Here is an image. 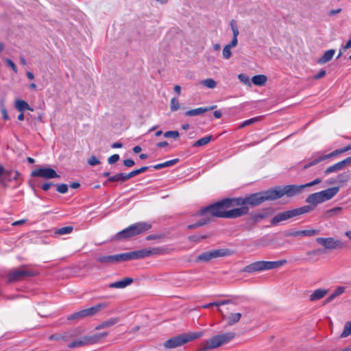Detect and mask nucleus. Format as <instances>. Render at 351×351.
I'll return each instance as SVG.
<instances>
[{"mask_svg": "<svg viewBox=\"0 0 351 351\" xmlns=\"http://www.w3.org/2000/svg\"><path fill=\"white\" fill-rule=\"evenodd\" d=\"M237 197H227L206 207L200 209L197 213L198 216L216 217L225 219H236L243 216L245 208H231L236 205Z\"/></svg>", "mask_w": 351, "mask_h": 351, "instance_id": "f257e3e1", "label": "nucleus"}, {"mask_svg": "<svg viewBox=\"0 0 351 351\" xmlns=\"http://www.w3.org/2000/svg\"><path fill=\"white\" fill-rule=\"evenodd\" d=\"M274 200L271 189L267 191L247 195L245 197H237L236 205L240 206L239 208H245L243 216L249 213L250 208L259 206L265 201Z\"/></svg>", "mask_w": 351, "mask_h": 351, "instance_id": "f03ea898", "label": "nucleus"}, {"mask_svg": "<svg viewBox=\"0 0 351 351\" xmlns=\"http://www.w3.org/2000/svg\"><path fill=\"white\" fill-rule=\"evenodd\" d=\"M236 336L235 332H228L215 335L203 342L197 351H207L215 349L231 341Z\"/></svg>", "mask_w": 351, "mask_h": 351, "instance_id": "7ed1b4c3", "label": "nucleus"}, {"mask_svg": "<svg viewBox=\"0 0 351 351\" xmlns=\"http://www.w3.org/2000/svg\"><path fill=\"white\" fill-rule=\"evenodd\" d=\"M287 260L282 259L276 261H260L254 262L248 265H246L242 271L246 273H254L257 271H262L272 269L278 268L287 263Z\"/></svg>", "mask_w": 351, "mask_h": 351, "instance_id": "20e7f679", "label": "nucleus"}, {"mask_svg": "<svg viewBox=\"0 0 351 351\" xmlns=\"http://www.w3.org/2000/svg\"><path fill=\"white\" fill-rule=\"evenodd\" d=\"M203 335V332H195L191 333H184L167 340L164 343V346L168 349H172L183 346L184 344L197 339Z\"/></svg>", "mask_w": 351, "mask_h": 351, "instance_id": "39448f33", "label": "nucleus"}, {"mask_svg": "<svg viewBox=\"0 0 351 351\" xmlns=\"http://www.w3.org/2000/svg\"><path fill=\"white\" fill-rule=\"evenodd\" d=\"M165 252V250L162 247H149L122 254L125 262L130 260L141 259L152 255L162 254Z\"/></svg>", "mask_w": 351, "mask_h": 351, "instance_id": "423d86ee", "label": "nucleus"}, {"mask_svg": "<svg viewBox=\"0 0 351 351\" xmlns=\"http://www.w3.org/2000/svg\"><path fill=\"white\" fill-rule=\"evenodd\" d=\"M305 189L304 184H289L285 186H278L271 188L274 200L278 199L287 195L289 197H292L300 194L302 190Z\"/></svg>", "mask_w": 351, "mask_h": 351, "instance_id": "0eeeda50", "label": "nucleus"}, {"mask_svg": "<svg viewBox=\"0 0 351 351\" xmlns=\"http://www.w3.org/2000/svg\"><path fill=\"white\" fill-rule=\"evenodd\" d=\"M311 209L312 208H311L310 206H302L278 213L271 220V224L274 226L281 221L288 220L294 217L308 213L311 212Z\"/></svg>", "mask_w": 351, "mask_h": 351, "instance_id": "6e6552de", "label": "nucleus"}, {"mask_svg": "<svg viewBox=\"0 0 351 351\" xmlns=\"http://www.w3.org/2000/svg\"><path fill=\"white\" fill-rule=\"evenodd\" d=\"M36 273L30 269L27 265H22L18 269L10 271L8 274V282L11 283L23 280L29 277H33Z\"/></svg>", "mask_w": 351, "mask_h": 351, "instance_id": "1a4fd4ad", "label": "nucleus"}, {"mask_svg": "<svg viewBox=\"0 0 351 351\" xmlns=\"http://www.w3.org/2000/svg\"><path fill=\"white\" fill-rule=\"evenodd\" d=\"M232 254L229 249H218L213 251H208L200 254L196 258V262H208L213 258L228 256Z\"/></svg>", "mask_w": 351, "mask_h": 351, "instance_id": "9d476101", "label": "nucleus"}, {"mask_svg": "<svg viewBox=\"0 0 351 351\" xmlns=\"http://www.w3.org/2000/svg\"><path fill=\"white\" fill-rule=\"evenodd\" d=\"M108 335V332L97 333L92 336H84L79 339L74 340L71 342L68 346L70 348L82 347L90 343H94L102 338H105Z\"/></svg>", "mask_w": 351, "mask_h": 351, "instance_id": "9b49d317", "label": "nucleus"}, {"mask_svg": "<svg viewBox=\"0 0 351 351\" xmlns=\"http://www.w3.org/2000/svg\"><path fill=\"white\" fill-rule=\"evenodd\" d=\"M345 151L343 148H340L335 149V151L330 152L328 154H320V153H316L313 155L312 158H311L310 161L304 165V169H308L312 166H314L319 162H321L325 160H327L328 158H330L332 157H335L339 154L344 153Z\"/></svg>", "mask_w": 351, "mask_h": 351, "instance_id": "f8f14e48", "label": "nucleus"}, {"mask_svg": "<svg viewBox=\"0 0 351 351\" xmlns=\"http://www.w3.org/2000/svg\"><path fill=\"white\" fill-rule=\"evenodd\" d=\"M316 241L328 250L343 249L346 246L344 242L339 239H335L333 237H317Z\"/></svg>", "mask_w": 351, "mask_h": 351, "instance_id": "ddd939ff", "label": "nucleus"}, {"mask_svg": "<svg viewBox=\"0 0 351 351\" xmlns=\"http://www.w3.org/2000/svg\"><path fill=\"white\" fill-rule=\"evenodd\" d=\"M30 176L32 178H43L44 179L58 178L56 171L51 167H40L32 171Z\"/></svg>", "mask_w": 351, "mask_h": 351, "instance_id": "4468645a", "label": "nucleus"}, {"mask_svg": "<svg viewBox=\"0 0 351 351\" xmlns=\"http://www.w3.org/2000/svg\"><path fill=\"white\" fill-rule=\"evenodd\" d=\"M319 233V230H286L284 233L285 237H313Z\"/></svg>", "mask_w": 351, "mask_h": 351, "instance_id": "2eb2a0df", "label": "nucleus"}, {"mask_svg": "<svg viewBox=\"0 0 351 351\" xmlns=\"http://www.w3.org/2000/svg\"><path fill=\"white\" fill-rule=\"evenodd\" d=\"M339 191V186H335L332 188L327 189L326 190L317 192V194H319L322 202H324L327 200L332 199L335 197Z\"/></svg>", "mask_w": 351, "mask_h": 351, "instance_id": "dca6fc26", "label": "nucleus"}, {"mask_svg": "<svg viewBox=\"0 0 351 351\" xmlns=\"http://www.w3.org/2000/svg\"><path fill=\"white\" fill-rule=\"evenodd\" d=\"M131 228L134 236H136L151 229L152 225L149 223L141 221L132 224Z\"/></svg>", "mask_w": 351, "mask_h": 351, "instance_id": "f3484780", "label": "nucleus"}, {"mask_svg": "<svg viewBox=\"0 0 351 351\" xmlns=\"http://www.w3.org/2000/svg\"><path fill=\"white\" fill-rule=\"evenodd\" d=\"M306 202L308 203V205H305L304 206H310L312 208L311 212L315 209L317 204L323 203L319 195L317 194V193L309 195L306 199Z\"/></svg>", "mask_w": 351, "mask_h": 351, "instance_id": "a211bd4d", "label": "nucleus"}, {"mask_svg": "<svg viewBox=\"0 0 351 351\" xmlns=\"http://www.w3.org/2000/svg\"><path fill=\"white\" fill-rule=\"evenodd\" d=\"M343 208L340 206L334 207L332 208L326 210L322 215L325 219H329L335 217L339 216L343 213Z\"/></svg>", "mask_w": 351, "mask_h": 351, "instance_id": "6ab92c4d", "label": "nucleus"}, {"mask_svg": "<svg viewBox=\"0 0 351 351\" xmlns=\"http://www.w3.org/2000/svg\"><path fill=\"white\" fill-rule=\"evenodd\" d=\"M216 107H217V106L214 105V106H209V107H205V108L201 107V108H197L195 109L189 110L185 112V115L189 116V117L198 116L204 112L212 110L216 108Z\"/></svg>", "mask_w": 351, "mask_h": 351, "instance_id": "aec40b11", "label": "nucleus"}, {"mask_svg": "<svg viewBox=\"0 0 351 351\" xmlns=\"http://www.w3.org/2000/svg\"><path fill=\"white\" fill-rule=\"evenodd\" d=\"M129 179H130V176H128V173H119L115 174L111 177H109L104 182V185L107 184L108 182H124L128 180Z\"/></svg>", "mask_w": 351, "mask_h": 351, "instance_id": "412c9836", "label": "nucleus"}, {"mask_svg": "<svg viewBox=\"0 0 351 351\" xmlns=\"http://www.w3.org/2000/svg\"><path fill=\"white\" fill-rule=\"evenodd\" d=\"M134 280L132 278L127 277L119 281H117L112 283H110L108 287L110 288H116V289H123L127 286L131 285L133 282Z\"/></svg>", "mask_w": 351, "mask_h": 351, "instance_id": "4be33fe9", "label": "nucleus"}, {"mask_svg": "<svg viewBox=\"0 0 351 351\" xmlns=\"http://www.w3.org/2000/svg\"><path fill=\"white\" fill-rule=\"evenodd\" d=\"M134 237L133 230H132L131 226L119 232L115 235V239L120 241L125 239H129Z\"/></svg>", "mask_w": 351, "mask_h": 351, "instance_id": "5701e85b", "label": "nucleus"}, {"mask_svg": "<svg viewBox=\"0 0 351 351\" xmlns=\"http://www.w3.org/2000/svg\"><path fill=\"white\" fill-rule=\"evenodd\" d=\"M107 306L108 304L106 303H99L96 306L84 309L86 317L95 315L99 311H101V309L106 307Z\"/></svg>", "mask_w": 351, "mask_h": 351, "instance_id": "b1692460", "label": "nucleus"}, {"mask_svg": "<svg viewBox=\"0 0 351 351\" xmlns=\"http://www.w3.org/2000/svg\"><path fill=\"white\" fill-rule=\"evenodd\" d=\"M29 183L32 187H40L43 191H48L51 186L53 185L52 182H46L42 185H40L39 180L36 178H31L29 181Z\"/></svg>", "mask_w": 351, "mask_h": 351, "instance_id": "393cba45", "label": "nucleus"}, {"mask_svg": "<svg viewBox=\"0 0 351 351\" xmlns=\"http://www.w3.org/2000/svg\"><path fill=\"white\" fill-rule=\"evenodd\" d=\"M328 293L327 289H318L313 291L310 295V300L313 302L323 298Z\"/></svg>", "mask_w": 351, "mask_h": 351, "instance_id": "a878e982", "label": "nucleus"}, {"mask_svg": "<svg viewBox=\"0 0 351 351\" xmlns=\"http://www.w3.org/2000/svg\"><path fill=\"white\" fill-rule=\"evenodd\" d=\"M335 53V49H329V50L325 51L324 53L323 54V56L318 59L317 63H319L320 64H325V63L329 62L330 60H332Z\"/></svg>", "mask_w": 351, "mask_h": 351, "instance_id": "bb28decb", "label": "nucleus"}, {"mask_svg": "<svg viewBox=\"0 0 351 351\" xmlns=\"http://www.w3.org/2000/svg\"><path fill=\"white\" fill-rule=\"evenodd\" d=\"M15 108L21 112H24L25 110L34 111V108L30 107L27 102L22 99L16 100Z\"/></svg>", "mask_w": 351, "mask_h": 351, "instance_id": "cd10ccee", "label": "nucleus"}, {"mask_svg": "<svg viewBox=\"0 0 351 351\" xmlns=\"http://www.w3.org/2000/svg\"><path fill=\"white\" fill-rule=\"evenodd\" d=\"M223 319L227 321V324L228 326L234 325V324L239 322V321L241 318V314L239 313H231L229 316L226 317L223 315Z\"/></svg>", "mask_w": 351, "mask_h": 351, "instance_id": "c85d7f7f", "label": "nucleus"}, {"mask_svg": "<svg viewBox=\"0 0 351 351\" xmlns=\"http://www.w3.org/2000/svg\"><path fill=\"white\" fill-rule=\"evenodd\" d=\"M202 218L199 219L198 221H197L195 223L190 224L187 226V228L191 229H195L200 226L206 225L210 222V218L209 216H202Z\"/></svg>", "mask_w": 351, "mask_h": 351, "instance_id": "c756f323", "label": "nucleus"}, {"mask_svg": "<svg viewBox=\"0 0 351 351\" xmlns=\"http://www.w3.org/2000/svg\"><path fill=\"white\" fill-rule=\"evenodd\" d=\"M178 162H179V159L178 158H174V159L166 161V162H162V163H160V164H157V165H153V166H150V167L153 168L154 169H162V168H165V167L173 166V165H176V163H178Z\"/></svg>", "mask_w": 351, "mask_h": 351, "instance_id": "7c9ffc66", "label": "nucleus"}, {"mask_svg": "<svg viewBox=\"0 0 351 351\" xmlns=\"http://www.w3.org/2000/svg\"><path fill=\"white\" fill-rule=\"evenodd\" d=\"M119 322V318H110L106 321L103 322L101 324H99L95 327L97 330H100L102 328H108L112 326H114Z\"/></svg>", "mask_w": 351, "mask_h": 351, "instance_id": "2f4dec72", "label": "nucleus"}, {"mask_svg": "<svg viewBox=\"0 0 351 351\" xmlns=\"http://www.w3.org/2000/svg\"><path fill=\"white\" fill-rule=\"evenodd\" d=\"M267 80V77L265 75H256L252 77V82L254 85L263 86L265 84Z\"/></svg>", "mask_w": 351, "mask_h": 351, "instance_id": "473e14b6", "label": "nucleus"}, {"mask_svg": "<svg viewBox=\"0 0 351 351\" xmlns=\"http://www.w3.org/2000/svg\"><path fill=\"white\" fill-rule=\"evenodd\" d=\"M251 215L253 217L252 220H254V222H255V223L256 224L257 223L260 222L263 219L267 218L268 217L269 214H268L267 210L265 209L262 212L257 213L255 214H252Z\"/></svg>", "mask_w": 351, "mask_h": 351, "instance_id": "72a5a7b5", "label": "nucleus"}, {"mask_svg": "<svg viewBox=\"0 0 351 351\" xmlns=\"http://www.w3.org/2000/svg\"><path fill=\"white\" fill-rule=\"evenodd\" d=\"M73 230V227L72 226H68L55 229L54 234L59 235H64L71 233Z\"/></svg>", "mask_w": 351, "mask_h": 351, "instance_id": "f704fd0d", "label": "nucleus"}, {"mask_svg": "<svg viewBox=\"0 0 351 351\" xmlns=\"http://www.w3.org/2000/svg\"><path fill=\"white\" fill-rule=\"evenodd\" d=\"M97 261L106 265L112 264L114 263V255L98 256Z\"/></svg>", "mask_w": 351, "mask_h": 351, "instance_id": "c9c22d12", "label": "nucleus"}, {"mask_svg": "<svg viewBox=\"0 0 351 351\" xmlns=\"http://www.w3.org/2000/svg\"><path fill=\"white\" fill-rule=\"evenodd\" d=\"M212 135L204 136L193 144V147H201L207 145L212 139Z\"/></svg>", "mask_w": 351, "mask_h": 351, "instance_id": "e433bc0d", "label": "nucleus"}, {"mask_svg": "<svg viewBox=\"0 0 351 351\" xmlns=\"http://www.w3.org/2000/svg\"><path fill=\"white\" fill-rule=\"evenodd\" d=\"M343 169V167L340 163V162L333 165H331L330 167H328L325 171H324V174L325 175H328L332 172H335V171H340Z\"/></svg>", "mask_w": 351, "mask_h": 351, "instance_id": "4c0bfd02", "label": "nucleus"}, {"mask_svg": "<svg viewBox=\"0 0 351 351\" xmlns=\"http://www.w3.org/2000/svg\"><path fill=\"white\" fill-rule=\"evenodd\" d=\"M10 174L11 171H5L3 166H0V184H5L7 177Z\"/></svg>", "mask_w": 351, "mask_h": 351, "instance_id": "58836bf2", "label": "nucleus"}, {"mask_svg": "<svg viewBox=\"0 0 351 351\" xmlns=\"http://www.w3.org/2000/svg\"><path fill=\"white\" fill-rule=\"evenodd\" d=\"M149 168H151L150 167H147V166H144V167H141L140 169H135L134 171H132L131 172H130L128 173V176H130V178H132L140 173H144L146 171H147Z\"/></svg>", "mask_w": 351, "mask_h": 351, "instance_id": "ea45409f", "label": "nucleus"}, {"mask_svg": "<svg viewBox=\"0 0 351 351\" xmlns=\"http://www.w3.org/2000/svg\"><path fill=\"white\" fill-rule=\"evenodd\" d=\"M86 317L84 309L74 313L68 317L69 320L80 319Z\"/></svg>", "mask_w": 351, "mask_h": 351, "instance_id": "a19ab883", "label": "nucleus"}, {"mask_svg": "<svg viewBox=\"0 0 351 351\" xmlns=\"http://www.w3.org/2000/svg\"><path fill=\"white\" fill-rule=\"evenodd\" d=\"M201 84L209 88H214L217 86V82L212 78H208L201 82Z\"/></svg>", "mask_w": 351, "mask_h": 351, "instance_id": "79ce46f5", "label": "nucleus"}, {"mask_svg": "<svg viewBox=\"0 0 351 351\" xmlns=\"http://www.w3.org/2000/svg\"><path fill=\"white\" fill-rule=\"evenodd\" d=\"M344 291H345V287L343 286H339L335 290V291L329 296V299H330L332 301L336 297L343 293Z\"/></svg>", "mask_w": 351, "mask_h": 351, "instance_id": "37998d69", "label": "nucleus"}, {"mask_svg": "<svg viewBox=\"0 0 351 351\" xmlns=\"http://www.w3.org/2000/svg\"><path fill=\"white\" fill-rule=\"evenodd\" d=\"M351 335V322H348L346 323L343 330L341 332L340 337H346Z\"/></svg>", "mask_w": 351, "mask_h": 351, "instance_id": "c03bdc74", "label": "nucleus"}, {"mask_svg": "<svg viewBox=\"0 0 351 351\" xmlns=\"http://www.w3.org/2000/svg\"><path fill=\"white\" fill-rule=\"evenodd\" d=\"M260 119H261V117H256L245 120L241 123L239 128H242L245 126L252 125V124L258 121Z\"/></svg>", "mask_w": 351, "mask_h": 351, "instance_id": "a18cd8bd", "label": "nucleus"}, {"mask_svg": "<svg viewBox=\"0 0 351 351\" xmlns=\"http://www.w3.org/2000/svg\"><path fill=\"white\" fill-rule=\"evenodd\" d=\"M229 303H230V300H229L220 301V302H211V303L206 304L204 305L203 308H210V307L214 306H219L221 305H224V304H229Z\"/></svg>", "mask_w": 351, "mask_h": 351, "instance_id": "49530a36", "label": "nucleus"}, {"mask_svg": "<svg viewBox=\"0 0 351 351\" xmlns=\"http://www.w3.org/2000/svg\"><path fill=\"white\" fill-rule=\"evenodd\" d=\"M180 108V103L177 98L173 97L170 101V109L172 112L176 111Z\"/></svg>", "mask_w": 351, "mask_h": 351, "instance_id": "de8ad7c7", "label": "nucleus"}, {"mask_svg": "<svg viewBox=\"0 0 351 351\" xmlns=\"http://www.w3.org/2000/svg\"><path fill=\"white\" fill-rule=\"evenodd\" d=\"M230 25L231 29L232 30L233 38H237V36L239 34V29L237 27V23H236L235 20L232 19L230 21Z\"/></svg>", "mask_w": 351, "mask_h": 351, "instance_id": "09e8293b", "label": "nucleus"}, {"mask_svg": "<svg viewBox=\"0 0 351 351\" xmlns=\"http://www.w3.org/2000/svg\"><path fill=\"white\" fill-rule=\"evenodd\" d=\"M350 178V175L348 173H342L338 175L337 180L340 183L347 182Z\"/></svg>", "mask_w": 351, "mask_h": 351, "instance_id": "8fccbe9b", "label": "nucleus"}, {"mask_svg": "<svg viewBox=\"0 0 351 351\" xmlns=\"http://www.w3.org/2000/svg\"><path fill=\"white\" fill-rule=\"evenodd\" d=\"M231 49L232 48L227 45L223 47L222 55L224 59L228 60L232 56Z\"/></svg>", "mask_w": 351, "mask_h": 351, "instance_id": "3c124183", "label": "nucleus"}, {"mask_svg": "<svg viewBox=\"0 0 351 351\" xmlns=\"http://www.w3.org/2000/svg\"><path fill=\"white\" fill-rule=\"evenodd\" d=\"M252 219L253 217L252 215L245 219V226L248 230L253 228L256 226L255 222H254V220Z\"/></svg>", "mask_w": 351, "mask_h": 351, "instance_id": "603ef678", "label": "nucleus"}, {"mask_svg": "<svg viewBox=\"0 0 351 351\" xmlns=\"http://www.w3.org/2000/svg\"><path fill=\"white\" fill-rule=\"evenodd\" d=\"M56 190L60 193L64 194L68 191V186L66 184H56Z\"/></svg>", "mask_w": 351, "mask_h": 351, "instance_id": "864d4df0", "label": "nucleus"}, {"mask_svg": "<svg viewBox=\"0 0 351 351\" xmlns=\"http://www.w3.org/2000/svg\"><path fill=\"white\" fill-rule=\"evenodd\" d=\"M179 132L176 130L175 131H167L166 132L164 133V136L165 138H177L178 137H179Z\"/></svg>", "mask_w": 351, "mask_h": 351, "instance_id": "5fc2aeb1", "label": "nucleus"}, {"mask_svg": "<svg viewBox=\"0 0 351 351\" xmlns=\"http://www.w3.org/2000/svg\"><path fill=\"white\" fill-rule=\"evenodd\" d=\"M100 163V161L95 156H92L88 160V164L90 166H95Z\"/></svg>", "mask_w": 351, "mask_h": 351, "instance_id": "6e6d98bb", "label": "nucleus"}, {"mask_svg": "<svg viewBox=\"0 0 351 351\" xmlns=\"http://www.w3.org/2000/svg\"><path fill=\"white\" fill-rule=\"evenodd\" d=\"M238 78L243 84L250 85V82L249 77L247 75H245V74H243V73L239 74L238 75Z\"/></svg>", "mask_w": 351, "mask_h": 351, "instance_id": "4d7b16f0", "label": "nucleus"}, {"mask_svg": "<svg viewBox=\"0 0 351 351\" xmlns=\"http://www.w3.org/2000/svg\"><path fill=\"white\" fill-rule=\"evenodd\" d=\"M119 160V155L117 154H115L110 156L108 158V162L110 165H112V164L115 163L116 162H117Z\"/></svg>", "mask_w": 351, "mask_h": 351, "instance_id": "13d9d810", "label": "nucleus"}, {"mask_svg": "<svg viewBox=\"0 0 351 351\" xmlns=\"http://www.w3.org/2000/svg\"><path fill=\"white\" fill-rule=\"evenodd\" d=\"M5 62L8 64V66H9L15 73L18 72L16 66L10 59L6 58Z\"/></svg>", "mask_w": 351, "mask_h": 351, "instance_id": "bf43d9fd", "label": "nucleus"}, {"mask_svg": "<svg viewBox=\"0 0 351 351\" xmlns=\"http://www.w3.org/2000/svg\"><path fill=\"white\" fill-rule=\"evenodd\" d=\"M324 252L323 250L322 249H320V248H318V249H316V250H310V251H308L306 252V255L307 256H316L319 254H322Z\"/></svg>", "mask_w": 351, "mask_h": 351, "instance_id": "052dcab7", "label": "nucleus"}, {"mask_svg": "<svg viewBox=\"0 0 351 351\" xmlns=\"http://www.w3.org/2000/svg\"><path fill=\"white\" fill-rule=\"evenodd\" d=\"M321 182H322V179L318 178L315 179L313 181H312L311 182L304 184V188L310 187V186H314L315 184H319Z\"/></svg>", "mask_w": 351, "mask_h": 351, "instance_id": "680f3d73", "label": "nucleus"}, {"mask_svg": "<svg viewBox=\"0 0 351 351\" xmlns=\"http://www.w3.org/2000/svg\"><path fill=\"white\" fill-rule=\"evenodd\" d=\"M124 262L123 254L114 255V263Z\"/></svg>", "mask_w": 351, "mask_h": 351, "instance_id": "e2e57ef3", "label": "nucleus"}, {"mask_svg": "<svg viewBox=\"0 0 351 351\" xmlns=\"http://www.w3.org/2000/svg\"><path fill=\"white\" fill-rule=\"evenodd\" d=\"M64 337L59 334L51 335L49 336V339L51 341H59L64 339Z\"/></svg>", "mask_w": 351, "mask_h": 351, "instance_id": "0e129e2a", "label": "nucleus"}, {"mask_svg": "<svg viewBox=\"0 0 351 351\" xmlns=\"http://www.w3.org/2000/svg\"><path fill=\"white\" fill-rule=\"evenodd\" d=\"M163 237L162 234H149L146 237L147 241L159 239Z\"/></svg>", "mask_w": 351, "mask_h": 351, "instance_id": "69168bd1", "label": "nucleus"}, {"mask_svg": "<svg viewBox=\"0 0 351 351\" xmlns=\"http://www.w3.org/2000/svg\"><path fill=\"white\" fill-rule=\"evenodd\" d=\"M326 71L324 70V69H321L319 70V71L314 75L313 78L315 80H319L320 78H322L323 77H324L326 75Z\"/></svg>", "mask_w": 351, "mask_h": 351, "instance_id": "338daca9", "label": "nucleus"}, {"mask_svg": "<svg viewBox=\"0 0 351 351\" xmlns=\"http://www.w3.org/2000/svg\"><path fill=\"white\" fill-rule=\"evenodd\" d=\"M123 165L127 167H131L135 165V162L132 159H125L123 160Z\"/></svg>", "mask_w": 351, "mask_h": 351, "instance_id": "774afa93", "label": "nucleus"}]
</instances>
